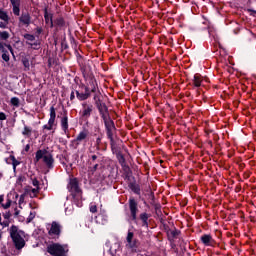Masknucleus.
<instances>
[{
  "label": "nucleus",
  "instance_id": "nucleus-14",
  "mask_svg": "<svg viewBox=\"0 0 256 256\" xmlns=\"http://www.w3.org/2000/svg\"><path fill=\"white\" fill-rule=\"evenodd\" d=\"M24 39H26V43L31 47H38V43L36 42V37L34 35L26 34L24 35Z\"/></svg>",
  "mask_w": 256,
  "mask_h": 256
},
{
  "label": "nucleus",
  "instance_id": "nucleus-48",
  "mask_svg": "<svg viewBox=\"0 0 256 256\" xmlns=\"http://www.w3.org/2000/svg\"><path fill=\"white\" fill-rule=\"evenodd\" d=\"M59 24H60V25H63V21H62V19H60Z\"/></svg>",
  "mask_w": 256,
  "mask_h": 256
},
{
  "label": "nucleus",
  "instance_id": "nucleus-45",
  "mask_svg": "<svg viewBox=\"0 0 256 256\" xmlns=\"http://www.w3.org/2000/svg\"><path fill=\"white\" fill-rule=\"evenodd\" d=\"M98 169V164L94 165L93 170L96 171Z\"/></svg>",
  "mask_w": 256,
  "mask_h": 256
},
{
  "label": "nucleus",
  "instance_id": "nucleus-23",
  "mask_svg": "<svg viewBox=\"0 0 256 256\" xmlns=\"http://www.w3.org/2000/svg\"><path fill=\"white\" fill-rule=\"evenodd\" d=\"M140 219L142 220L143 225H144L145 227H148V225H149V223H148V219H149L148 213H141Z\"/></svg>",
  "mask_w": 256,
  "mask_h": 256
},
{
  "label": "nucleus",
  "instance_id": "nucleus-33",
  "mask_svg": "<svg viewBox=\"0 0 256 256\" xmlns=\"http://www.w3.org/2000/svg\"><path fill=\"white\" fill-rule=\"evenodd\" d=\"M11 203H12L11 199H8L7 202L2 206L4 207V209H8L11 206Z\"/></svg>",
  "mask_w": 256,
  "mask_h": 256
},
{
  "label": "nucleus",
  "instance_id": "nucleus-26",
  "mask_svg": "<svg viewBox=\"0 0 256 256\" xmlns=\"http://www.w3.org/2000/svg\"><path fill=\"white\" fill-rule=\"evenodd\" d=\"M179 233L180 232L177 229H173L171 231H168V236L175 238V237H177L179 235Z\"/></svg>",
  "mask_w": 256,
  "mask_h": 256
},
{
  "label": "nucleus",
  "instance_id": "nucleus-25",
  "mask_svg": "<svg viewBox=\"0 0 256 256\" xmlns=\"http://www.w3.org/2000/svg\"><path fill=\"white\" fill-rule=\"evenodd\" d=\"M0 19L6 23H9V17L7 15V12H4V10H0Z\"/></svg>",
  "mask_w": 256,
  "mask_h": 256
},
{
  "label": "nucleus",
  "instance_id": "nucleus-49",
  "mask_svg": "<svg viewBox=\"0 0 256 256\" xmlns=\"http://www.w3.org/2000/svg\"><path fill=\"white\" fill-rule=\"evenodd\" d=\"M140 189H135V193H139Z\"/></svg>",
  "mask_w": 256,
  "mask_h": 256
},
{
  "label": "nucleus",
  "instance_id": "nucleus-17",
  "mask_svg": "<svg viewBox=\"0 0 256 256\" xmlns=\"http://www.w3.org/2000/svg\"><path fill=\"white\" fill-rule=\"evenodd\" d=\"M44 17H45L46 24L50 25V27H53L54 26L53 15H52V12H48L47 8H45Z\"/></svg>",
  "mask_w": 256,
  "mask_h": 256
},
{
  "label": "nucleus",
  "instance_id": "nucleus-54",
  "mask_svg": "<svg viewBox=\"0 0 256 256\" xmlns=\"http://www.w3.org/2000/svg\"><path fill=\"white\" fill-rule=\"evenodd\" d=\"M1 219H2V217H1V213H0V222H1Z\"/></svg>",
  "mask_w": 256,
  "mask_h": 256
},
{
  "label": "nucleus",
  "instance_id": "nucleus-18",
  "mask_svg": "<svg viewBox=\"0 0 256 256\" xmlns=\"http://www.w3.org/2000/svg\"><path fill=\"white\" fill-rule=\"evenodd\" d=\"M101 99H102V95H101L100 91L96 90L95 95H94V102H95V105L99 112H100V106H101Z\"/></svg>",
  "mask_w": 256,
  "mask_h": 256
},
{
  "label": "nucleus",
  "instance_id": "nucleus-19",
  "mask_svg": "<svg viewBox=\"0 0 256 256\" xmlns=\"http://www.w3.org/2000/svg\"><path fill=\"white\" fill-rule=\"evenodd\" d=\"M61 127L62 130L64 131V133H67L68 129H69V123H68V117H62L61 119Z\"/></svg>",
  "mask_w": 256,
  "mask_h": 256
},
{
  "label": "nucleus",
  "instance_id": "nucleus-47",
  "mask_svg": "<svg viewBox=\"0 0 256 256\" xmlns=\"http://www.w3.org/2000/svg\"><path fill=\"white\" fill-rule=\"evenodd\" d=\"M5 219H9L10 215L6 214L4 215Z\"/></svg>",
  "mask_w": 256,
  "mask_h": 256
},
{
  "label": "nucleus",
  "instance_id": "nucleus-2",
  "mask_svg": "<svg viewBox=\"0 0 256 256\" xmlns=\"http://www.w3.org/2000/svg\"><path fill=\"white\" fill-rule=\"evenodd\" d=\"M68 189L70 193H72V197H74V201H77L78 207L83 205L82 203V189L79 187L78 179H70L68 183Z\"/></svg>",
  "mask_w": 256,
  "mask_h": 256
},
{
  "label": "nucleus",
  "instance_id": "nucleus-50",
  "mask_svg": "<svg viewBox=\"0 0 256 256\" xmlns=\"http://www.w3.org/2000/svg\"><path fill=\"white\" fill-rule=\"evenodd\" d=\"M2 239V231L0 230V240Z\"/></svg>",
  "mask_w": 256,
  "mask_h": 256
},
{
  "label": "nucleus",
  "instance_id": "nucleus-37",
  "mask_svg": "<svg viewBox=\"0 0 256 256\" xmlns=\"http://www.w3.org/2000/svg\"><path fill=\"white\" fill-rule=\"evenodd\" d=\"M6 47L10 51V53L13 55V57H15L14 51H13V48L11 47V45H6Z\"/></svg>",
  "mask_w": 256,
  "mask_h": 256
},
{
  "label": "nucleus",
  "instance_id": "nucleus-11",
  "mask_svg": "<svg viewBox=\"0 0 256 256\" xmlns=\"http://www.w3.org/2000/svg\"><path fill=\"white\" fill-rule=\"evenodd\" d=\"M88 135H89L88 131H80L76 139H74V141L72 142L73 145L77 147L78 145H80V143H82L87 139Z\"/></svg>",
  "mask_w": 256,
  "mask_h": 256
},
{
  "label": "nucleus",
  "instance_id": "nucleus-10",
  "mask_svg": "<svg viewBox=\"0 0 256 256\" xmlns=\"http://www.w3.org/2000/svg\"><path fill=\"white\" fill-rule=\"evenodd\" d=\"M108 107L105 103L102 102V100L100 101V108H99V113L104 121V124H107V119H108Z\"/></svg>",
  "mask_w": 256,
  "mask_h": 256
},
{
  "label": "nucleus",
  "instance_id": "nucleus-42",
  "mask_svg": "<svg viewBox=\"0 0 256 256\" xmlns=\"http://www.w3.org/2000/svg\"><path fill=\"white\" fill-rule=\"evenodd\" d=\"M3 201H4L3 195H0V203H3Z\"/></svg>",
  "mask_w": 256,
  "mask_h": 256
},
{
  "label": "nucleus",
  "instance_id": "nucleus-40",
  "mask_svg": "<svg viewBox=\"0 0 256 256\" xmlns=\"http://www.w3.org/2000/svg\"><path fill=\"white\" fill-rule=\"evenodd\" d=\"M118 159L120 163H125V159L123 157V155H118Z\"/></svg>",
  "mask_w": 256,
  "mask_h": 256
},
{
  "label": "nucleus",
  "instance_id": "nucleus-13",
  "mask_svg": "<svg viewBox=\"0 0 256 256\" xmlns=\"http://www.w3.org/2000/svg\"><path fill=\"white\" fill-rule=\"evenodd\" d=\"M93 109H94L93 105L84 104L83 105V110H82V117H84L86 119L91 117V113H92Z\"/></svg>",
  "mask_w": 256,
  "mask_h": 256
},
{
  "label": "nucleus",
  "instance_id": "nucleus-29",
  "mask_svg": "<svg viewBox=\"0 0 256 256\" xmlns=\"http://www.w3.org/2000/svg\"><path fill=\"white\" fill-rule=\"evenodd\" d=\"M19 103H20V101H19L18 97H12V99H11L12 105H14L15 107H19Z\"/></svg>",
  "mask_w": 256,
  "mask_h": 256
},
{
  "label": "nucleus",
  "instance_id": "nucleus-20",
  "mask_svg": "<svg viewBox=\"0 0 256 256\" xmlns=\"http://www.w3.org/2000/svg\"><path fill=\"white\" fill-rule=\"evenodd\" d=\"M92 91V93H96L97 91V82L95 81V79H91L90 81V85L88 86V93H90L89 91Z\"/></svg>",
  "mask_w": 256,
  "mask_h": 256
},
{
  "label": "nucleus",
  "instance_id": "nucleus-12",
  "mask_svg": "<svg viewBox=\"0 0 256 256\" xmlns=\"http://www.w3.org/2000/svg\"><path fill=\"white\" fill-rule=\"evenodd\" d=\"M19 21L23 25H26L27 27H29V25L31 24V15L29 14V12H22V15Z\"/></svg>",
  "mask_w": 256,
  "mask_h": 256
},
{
  "label": "nucleus",
  "instance_id": "nucleus-30",
  "mask_svg": "<svg viewBox=\"0 0 256 256\" xmlns=\"http://www.w3.org/2000/svg\"><path fill=\"white\" fill-rule=\"evenodd\" d=\"M23 65L25 69L29 70L30 69V63L28 59H23Z\"/></svg>",
  "mask_w": 256,
  "mask_h": 256
},
{
  "label": "nucleus",
  "instance_id": "nucleus-22",
  "mask_svg": "<svg viewBox=\"0 0 256 256\" xmlns=\"http://www.w3.org/2000/svg\"><path fill=\"white\" fill-rule=\"evenodd\" d=\"M76 95L80 101H85L86 99H88V97H90L89 92L88 93H79V91H76Z\"/></svg>",
  "mask_w": 256,
  "mask_h": 256
},
{
  "label": "nucleus",
  "instance_id": "nucleus-21",
  "mask_svg": "<svg viewBox=\"0 0 256 256\" xmlns=\"http://www.w3.org/2000/svg\"><path fill=\"white\" fill-rule=\"evenodd\" d=\"M202 77L200 75H194L193 77V85L195 87H201Z\"/></svg>",
  "mask_w": 256,
  "mask_h": 256
},
{
  "label": "nucleus",
  "instance_id": "nucleus-51",
  "mask_svg": "<svg viewBox=\"0 0 256 256\" xmlns=\"http://www.w3.org/2000/svg\"><path fill=\"white\" fill-rule=\"evenodd\" d=\"M0 49H3V45H2V43L0 42Z\"/></svg>",
  "mask_w": 256,
  "mask_h": 256
},
{
  "label": "nucleus",
  "instance_id": "nucleus-31",
  "mask_svg": "<svg viewBox=\"0 0 256 256\" xmlns=\"http://www.w3.org/2000/svg\"><path fill=\"white\" fill-rule=\"evenodd\" d=\"M38 193V189L34 188V189H31L30 191V197H36Z\"/></svg>",
  "mask_w": 256,
  "mask_h": 256
},
{
  "label": "nucleus",
  "instance_id": "nucleus-4",
  "mask_svg": "<svg viewBox=\"0 0 256 256\" xmlns=\"http://www.w3.org/2000/svg\"><path fill=\"white\" fill-rule=\"evenodd\" d=\"M47 251L48 253H50V255L54 256L65 255V247H63V245H60V243H51L50 245H48Z\"/></svg>",
  "mask_w": 256,
  "mask_h": 256
},
{
  "label": "nucleus",
  "instance_id": "nucleus-9",
  "mask_svg": "<svg viewBox=\"0 0 256 256\" xmlns=\"http://www.w3.org/2000/svg\"><path fill=\"white\" fill-rule=\"evenodd\" d=\"M129 209L133 220L137 219L138 203L134 198L129 199Z\"/></svg>",
  "mask_w": 256,
  "mask_h": 256
},
{
  "label": "nucleus",
  "instance_id": "nucleus-5",
  "mask_svg": "<svg viewBox=\"0 0 256 256\" xmlns=\"http://www.w3.org/2000/svg\"><path fill=\"white\" fill-rule=\"evenodd\" d=\"M106 131H107V137L110 139L111 142L114 141V133L116 131L115 123L110 119L109 110L107 112V119H106Z\"/></svg>",
  "mask_w": 256,
  "mask_h": 256
},
{
  "label": "nucleus",
  "instance_id": "nucleus-3",
  "mask_svg": "<svg viewBox=\"0 0 256 256\" xmlns=\"http://www.w3.org/2000/svg\"><path fill=\"white\" fill-rule=\"evenodd\" d=\"M40 159H43L48 167H53L54 158L48 149H39V151L36 152V161H40Z\"/></svg>",
  "mask_w": 256,
  "mask_h": 256
},
{
  "label": "nucleus",
  "instance_id": "nucleus-39",
  "mask_svg": "<svg viewBox=\"0 0 256 256\" xmlns=\"http://www.w3.org/2000/svg\"><path fill=\"white\" fill-rule=\"evenodd\" d=\"M5 120H6L5 113H0V121H5Z\"/></svg>",
  "mask_w": 256,
  "mask_h": 256
},
{
  "label": "nucleus",
  "instance_id": "nucleus-6",
  "mask_svg": "<svg viewBox=\"0 0 256 256\" xmlns=\"http://www.w3.org/2000/svg\"><path fill=\"white\" fill-rule=\"evenodd\" d=\"M126 241H127L126 247H128L132 251H137L140 243L138 239H134L133 231H128Z\"/></svg>",
  "mask_w": 256,
  "mask_h": 256
},
{
  "label": "nucleus",
  "instance_id": "nucleus-24",
  "mask_svg": "<svg viewBox=\"0 0 256 256\" xmlns=\"http://www.w3.org/2000/svg\"><path fill=\"white\" fill-rule=\"evenodd\" d=\"M22 135H25L26 137H31V135H32V128L28 127L27 125H25L24 129L22 131Z\"/></svg>",
  "mask_w": 256,
  "mask_h": 256
},
{
  "label": "nucleus",
  "instance_id": "nucleus-34",
  "mask_svg": "<svg viewBox=\"0 0 256 256\" xmlns=\"http://www.w3.org/2000/svg\"><path fill=\"white\" fill-rule=\"evenodd\" d=\"M33 185L35 189H38V193H39V181L37 179L33 180Z\"/></svg>",
  "mask_w": 256,
  "mask_h": 256
},
{
  "label": "nucleus",
  "instance_id": "nucleus-53",
  "mask_svg": "<svg viewBox=\"0 0 256 256\" xmlns=\"http://www.w3.org/2000/svg\"><path fill=\"white\" fill-rule=\"evenodd\" d=\"M15 215H19V211H16V212H15Z\"/></svg>",
  "mask_w": 256,
  "mask_h": 256
},
{
  "label": "nucleus",
  "instance_id": "nucleus-15",
  "mask_svg": "<svg viewBox=\"0 0 256 256\" xmlns=\"http://www.w3.org/2000/svg\"><path fill=\"white\" fill-rule=\"evenodd\" d=\"M10 3L13 7V13L14 15L19 16L20 15V3L21 0H10Z\"/></svg>",
  "mask_w": 256,
  "mask_h": 256
},
{
  "label": "nucleus",
  "instance_id": "nucleus-27",
  "mask_svg": "<svg viewBox=\"0 0 256 256\" xmlns=\"http://www.w3.org/2000/svg\"><path fill=\"white\" fill-rule=\"evenodd\" d=\"M0 37H1V39H3L4 41H7V39H9L10 35H9V33H8L7 31H2V32L0 33Z\"/></svg>",
  "mask_w": 256,
  "mask_h": 256
},
{
  "label": "nucleus",
  "instance_id": "nucleus-1",
  "mask_svg": "<svg viewBox=\"0 0 256 256\" xmlns=\"http://www.w3.org/2000/svg\"><path fill=\"white\" fill-rule=\"evenodd\" d=\"M9 233L16 249H23L26 245L24 231L19 229L16 225H12L9 229Z\"/></svg>",
  "mask_w": 256,
  "mask_h": 256
},
{
  "label": "nucleus",
  "instance_id": "nucleus-8",
  "mask_svg": "<svg viewBox=\"0 0 256 256\" xmlns=\"http://www.w3.org/2000/svg\"><path fill=\"white\" fill-rule=\"evenodd\" d=\"M55 119H56V109L55 107H50V119L48 121V125H44V129H48V131H51L55 125Z\"/></svg>",
  "mask_w": 256,
  "mask_h": 256
},
{
  "label": "nucleus",
  "instance_id": "nucleus-28",
  "mask_svg": "<svg viewBox=\"0 0 256 256\" xmlns=\"http://www.w3.org/2000/svg\"><path fill=\"white\" fill-rule=\"evenodd\" d=\"M2 59H3V61H6L7 63L10 61V55H9L8 51H3Z\"/></svg>",
  "mask_w": 256,
  "mask_h": 256
},
{
  "label": "nucleus",
  "instance_id": "nucleus-16",
  "mask_svg": "<svg viewBox=\"0 0 256 256\" xmlns=\"http://www.w3.org/2000/svg\"><path fill=\"white\" fill-rule=\"evenodd\" d=\"M201 241L204 245H213L214 239L212 235L210 234H205L201 236Z\"/></svg>",
  "mask_w": 256,
  "mask_h": 256
},
{
  "label": "nucleus",
  "instance_id": "nucleus-36",
  "mask_svg": "<svg viewBox=\"0 0 256 256\" xmlns=\"http://www.w3.org/2000/svg\"><path fill=\"white\" fill-rule=\"evenodd\" d=\"M7 25H8V23L5 22V21L0 22V28H1V29H6V28H7Z\"/></svg>",
  "mask_w": 256,
  "mask_h": 256
},
{
  "label": "nucleus",
  "instance_id": "nucleus-35",
  "mask_svg": "<svg viewBox=\"0 0 256 256\" xmlns=\"http://www.w3.org/2000/svg\"><path fill=\"white\" fill-rule=\"evenodd\" d=\"M91 213H97V205H90Z\"/></svg>",
  "mask_w": 256,
  "mask_h": 256
},
{
  "label": "nucleus",
  "instance_id": "nucleus-52",
  "mask_svg": "<svg viewBox=\"0 0 256 256\" xmlns=\"http://www.w3.org/2000/svg\"><path fill=\"white\" fill-rule=\"evenodd\" d=\"M38 33H41L42 29H37Z\"/></svg>",
  "mask_w": 256,
  "mask_h": 256
},
{
  "label": "nucleus",
  "instance_id": "nucleus-38",
  "mask_svg": "<svg viewBox=\"0 0 256 256\" xmlns=\"http://www.w3.org/2000/svg\"><path fill=\"white\" fill-rule=\"evenodd\" d=\"M100 143H101V138L98 137V138L96 139L97 149H100Z\"/></svg>",
  "mask_w": 256,
  "mask_h": 256
},
{
  "label": "nucleus",
  "instance_id": "nucleus-41",
  "mask_svg": "<svg viewBox=\"0 0 256 256\" xmlns=\"http://www.w3.org/2000/svg\"><path fill=\"white\" fill-rule=\"evenodd\" d=\"M73 99H75V93L74 91H72L71 95H70V100L73 101Z\"/></svg>",
  "mask_w": 256,
  "mask_h": 256
},
{
  "label": "nucleus",
  "instance_id": "nucleus-43",
  "mask_svg": "<svg viewBox=\"0 0 256 256\" xmlns=\"http://www.w3.org/2000/svg\"><path fill=\"white\" fill-rule=\"evenodd\" d=\"M29 149H30V145H26L25 146V151H29Z\"/></svg>",
  "mask_w": 256,
  "mask_h": 256
},
{
  "label": "nucleus",
  "instance_id": "nucleus-44",
  "mask_svg": "<svg viewBox=\"0 0 256 256\" xmlns=\"http://www.w3.org/2000/svg\"><path fill=\"white\" fill-rule=\"evenodd\" d=\"M96 159H97V155H92V160L96 161Z\"/></svg>",
  "mask_w": 256,
  "mask_h": 256
},
{
  "label": "nucleus",
  "instance_id": "nucleus-46",
  "mask_svg": "<svg viewBox=\"0 0 256 256\" xmlns=\"http://www.w3.org/2000/svg\"><path fill=\"white\" fill-rule=\"evenodd\" d=\"M4 227H8L9 223L8 222H5L3 223Z\"/></svg>",
  "mask_w": 256,
  "mask_h": 256
},
{
  "label": "nucleus",
  "instance_id": "nucleus-7",
  "mask_svg": "<svg viewBox=\"0 0 256 256\" xmlns=\"http://www.w3.org/2000/svg\"><path fill=\"white\" fill-rule=\"evenodd\" d=\"M48 234L51 237L59 236L61 233V225L57 221H52L50 227H48Z\"/></svg>",
  "mask_w": 256,
  "mask_h": 256
},
{
  "label": "nucleus",
  "instance_id": "nucleus-32",
  "mask_svg": "<svg viewBox=\"0 0 256 256\" xmlns=\"http://www.w3.org/2000/svg\"><path fill=\"white\" fill-rule=\"evenodd\" d=\"M12 163H13V168L16 169L17 165H20L19 161L15 159V157H12Z\"/></svg>",
  "mask_w": 256,
  "mask_h": 256
}]
</instances>
